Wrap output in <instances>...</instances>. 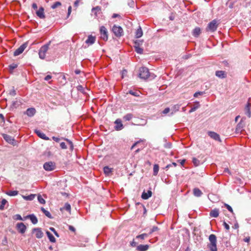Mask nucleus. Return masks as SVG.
I'll use <instances>...</instances> for the list:
<instances>
[{"mask_svg":"<svg viewBox=\"0 0 251 251\" xmlns=\"http://www.w3.org/2000/svg\"><path fill=\"white\" fill-rule=\"evenodd\" d=\"M134 46L140 47L141 45H142L143 43V40H136L134 41Z\"/></svg>","mask_w":251,"mask_h":251,"instance_id":"37998d69","label":"nucleus"},{"mask_svg":"<svg viewBox=\"0 0 251 251\" xmlns=\"http://www.w3.org/2000/svg\"><path fill=\"white\" fill-rule=\"evenodd\" d=\"M18 65L17 64L13 63L9 66V70L10 71H12L14 69L17 68Z\"/></svg>","mask_w":251,"mask_h":251,"instance_id":"49530a36","label":"nucleus"},{"mask_svg":"<svg viewBox=\"0 0 251 251\" xmlns=\"http://www.w3.org/2000/svg\"><path fill=\"white\" fill-rule=\"evenodd\" d=\"M2 137L7 142L11 144H13L14 139L12 137L6 134H3Z\"/></svg>","mask_w":251,"mask_h":251,"instance_id":"dca6fc26","label":"nucleus"},{"mask_svg":"<svg viewBox=\"0 0 251 251\" xmlns=\"http://www.w3.org/2000/svg\"><path fill=\"white\" fill-rule=\"evenodd\" d=\"M244 126V124L243 123V120L242 119L241 120V121L237 124V125L236 126V129H235L236 133H241L243 130Z\"/></svg>","mask_w":251,"mask_h":251,"instance_id":"2eb2a0df","label":"nucleus"},{"mask_svg":"<svg viewBox=\"0 0 251 251\" xmlns=\"http://www.w3.org/2000/svg\"><path fill=\"white\" fill-rule=\"evenodd\" d=\"M43 168L47 171H51L55 169L56 165L54 162L49 161L44 164Z\"/></svg>","mask_w":251,"mask_h":251,"instance_id":"423d86ee","label":"nucleus"},{"mask_svg":"<svg viewBox=\"0 0 251 251\" xmlns=\"http://www.w3.org/2000/svg\"><path fill=\"white\" fill-rule=\"evenodd\" d=\"M69 229L70 230L75 232V228L72 226L69 225Z\"/></svg>","mask_w":251,"mask_h":251,"instance_id":"0e129e2a","label":"nucleus"},{"mask_svg":"<svg viewBox=\"0 0 251 251\" xmlns=\"http://www.w3.org/2000/svg\"><path fill=\"white\" fill-rule=\"evenodd\" d=\"M15 219L17 220L24 221V219L19 214H16L15 216Z\"/></svg>","mask_w":251,"mask_h":251,"instance_id":"bf43d9fd","label":"nucleus"},{"mask_svg":"<svg viewBox=\"0 0 251 251\" xmlns=\"http://www.w3.org/2000/svg\"><path fill=\"white\" fill-rule=\"evenodd\" d=\"M28 42H26L23 44L19 48H18L13 53L14 56H16L20 54H21L24 51V50L25 49V48L28 46Z\"/></svg>","mask_w":251,"mask_h":251,"instance_id":"0eeeda50","label":"nucleus"},{"mask_svg":"<svg viewBox=\"0 0 251 251\" xmlns=\"http://www.w3.org/2000/svg\"><path fill=\"white\" fill-rule=\"evenodd\" d=\"M137 243L133 239L132 241L130 242V245L132 247H135L137 246Z\"/></svg>","mask_w":251,"mask_h":251,"instance_id":"680f3d73","label":"nucleus"},{"mask_svg":"<svg viewBox=\"0 0 251 251\" xmlns=\"http://www.w3.org/2000/svg\"><path fill=\"white\" fill-rule=\"evenodd\" d=\"M179 108H180V105L176 104L173 106L172 109L174 111V112H176L179 110Z\"/></svg>","mask_w":251,"mask_h":251,"instance_id":"de8ad7c7","label":"nucleus"},{"mask_svg":"<svg viewBox=\"0 0 251 251\" xmlns=\"http://www.w3.org/2000/svg\"><path fill=\"white\" fill-rule=\"evenodd\" d=\"M149 248L148 245H140L136 247V250L137 251H146Z\"/></svg>","mask_w":251,"mask_h":251,"instance_id":"4be33fe9","label":"nucleus"},{"mask_svg":"<svg viewBox=\"0 0 251 251\" xmlns=\"http://www.w3.org/2000/svg\"><path fill=\"white\" fill-rule=\"evenodd\" d=\"M159 165L158 164H154L153 168V175L156 176L158 174L159 171Z\"/></svg>","mask_w":251,"mask_h":251,"instance_id":"f704fd0d","label":"nucleus"},{"mask_svg":"<svg viewBox=\"0 0 251 251\" xmlns=\"http://www.w3.org/2000/svg\"><path fill=\"white\" fill-rule=\"evenodd\" d=\"M135 51L139 54H142L143 53V49L140 48V47L134 46Z\"/></svg>","mask_w":251,"mask_h":251,"instance_id":"ea45409f","label":"nucleus"},{"mask_svg":"<svg viewBox=\"0 0 251 251\" xmlns=\"http://www.w3.org/2000/svg\"><path fill=\"white\" fill-rule=\"evenodd\" d=\"M46 234H47V235L48 237L49 238L50 242H51L52 243L55 242L56 239L50 232L48 231H47Z\"/></svg>","mask_w":251,"mask_h":251,"instance_id":"c85d7f7f","label":"nucleus"},{"mask_svg":"<svg viewBox=\"0 0 251 251\" xmlns=\"http://www.w3.org/2000/svg\"><path fill=\"white\" fill-rule=\"evenodd\" d=\"M159 230V228L157 226H154L152 227V228L151 229L149 234H152L153 232L155 231H157Z\"/></svg>","mask_w":251,"mask_h":251,"instance_id":"09e8293b","label":"nucleus"},{"mask_svg":"<svg viewBox=\"0 0 251 251\" xmlns=\"http://www.w3.org/2000/svg\"><path fill=\"white\" fill-rule=\"evenodd\" d=\"M218 26L217 21L214 19L208 24L206 30L213 32L217 30Z\"/></svg>","mask_w":251,"mask_h":251,"instance_id":"39448f33","label":"nucleus"},{"mask_svg":"<svg viewBox=\"0 0 251 251\" xmlns=\"http://www.w3.org/2000/svg\"><path fill=\"white\" fill-rule=\"evenodd\" d=\"M148 236V234L147 233H143L142 234L137 235L136 237V239H140L141 240H144L145 238H147Z\"/></svg>","mask_w":251,"mask_h":251,"instance_id":"4c0bfd02","label":"nucleus"},{"mask_svg":"<svg viewBox=\"0 0 251 251\" xmlns=\"http://www.w3.org/2000/svg\"><path fill=\"white\" fill-rule=\"evenodd\" d=\"M223 225L226 229L228 230L229 229V226L226 222H224Z\"/></svg>","mask_w":251,"mask_h":251,"instance_id":"69168bd1","label":"nucleus"},{"mask_svg":"<svg viewBox=\"0 0 251 251\" xmlns=\"http://www.w3.org/2000/svg\"><path fill=\"white\" fill-rule=\"evenodd\" d=\"M200 107V104L199 101H195L194 106L189 110V113H191L196 111L198 108Z\"/></svg>","mask_w":251,"mask_h":251,"instance_id":"cd10ccee","label":"nucleus"},{"mask_svg":"<svg viewBox=\"0 0 251 251\" xmlns=\"http://www.w3.org/2000/svg\"><path fill=\"white\" fill-rule=\"evenodd\" d=\"M52 139H53L54 141H55V142H59V141H60V138H58V137H55V136H53V137H52Z\"/></svg>","mask_w":251,"mask_h":251,"instance_id":"774afa93","label":"nucleus"},{"mask_svg":"<svg viewBox=\"0 0 251 251\" xmlns=\"http://www.w3.org/2000/svg\"><path fill=\"white\" fill-rule=\"evenodd\" d=\"M51 42L50 41L47 44L42 46L39 50V57L41 59H44L46 57V54L49 49V46Z\"/></svg>","mask_w":251,"mask_h":251,"instance_id":"f03ea898","label":"nucleus"},{"mask_svg":"<svg viewBox=\"0 0 251 251\" xmlns=\"http://www.w3.org/2000/svg\"><path fill=\"white\" fill-rule=\"evenodd\" d=\"M133 117V115L131 113H128L123 117V119L126 121H129Z\"/></svg>","mask_w":251,"mask_h":251,"instance_id":"473e14b6","label":"nucleus"},{"mask_svg":"<svg viewBox=\"0 0 251 251\" xmlns=\"http://www.w3.org/2000/svg\"><path fill=\"white\" fill-rule=\"evenodd\" d=\"M193 195L196 197H200L203 194L201 191L198 188H195L193 190Z\"/></svg>","mask_w":251,"mask_h":251,"instance_id":"b1692460","label":"nucleus"},{"mask_svg":"<svg viewBox=\"0 0 251 251\" xmlns=\"http://www.w3.org/2000/svg\"><path fill=\"white\" fill-rule=\"evenodd\" d=\"M152 195V192L151 190H148L147 192L145 191L142 193L141 198L144 200H148Z\"/></svg>","mask_w":251,"mask_h":251,"instance_id":"f3484780","label":"nucleus"},{"mask_svg":"<svg viewBox=\"0 0 251 251\" xmlns=\"http://www.w3.org/2000/svg\"><path fill=\"white\" fill-rule=\"evenodd\" d=\"M35 194H30L28 196H23V197L26 201H32L35 198Z\"/></svg>","mask_w":251,"mask_h":251,"instance_id":"2f4dec72","label":"nucleus"},{"mask_svg":"<svg viewBox=\"0 0 251 251\" xmlns=\"http://www.w3.org/2000/svg\"><path fill=\"white\" fill-rule=\"evenodd\" d=\"M210 243L207 245L210 251H218L217 247V237L215 234H211L208 238Z\"/></svg>","mask_w":251,"mask_h":251,"instance_id":"f257e3e1","label":"nucleus"},{"mask_svg":"<svg viewBox=\"0 0 251 251\" xmlns=\"http://www.w3.org/2000/svg\"><path fill=\"white\" fill-rule=\"evenodd\" d=\"M192 162L195 166L196 167L199 166L202 163L199 160H198L197 158L195 157H193L192 158Z\"/></svg>","mask_w":251,"mask_h":251,"instance_id":"c9c22d12","label":"nucleus"},{"mask_svg":"<svg viewBox=\"0 0 251 251\" xmlns=\"http://www.w3.org/2000/svg\"><path fill=\"white\" fill-rule=\"evenodd\" d=\"M9 94L12 96H15L16 95V92L14 87H13L12 89L10 91Z\"/></svg>","mask_w":251,"mask_h":251,"instance_id":"4d7b16f0","label":"nucleus"},{"mask_svg":"<svg viewBox=\"0 0 251 251\" xmlns=\"http://www.w3.org/2000/svg\"><path fill=\"white\" fill-rule=\"evenodd\" d=\"M64 208L67 211H71V205L68 203H66L65 204Z\"/></svg>","mask_w":251,"mask_h":251,"instance_id":"3c124183","label":"nucleus"},{"mask_svg":"<svg viewBox=\"0 0 251 251\" xmlns=\"http://www.w3.org/2000/svg\"><path fill=\"white\" fill-rule=\"evenodd\" d=\"M251 104L250 102H248L245 107V113L249 118L251 116Z\"/></svg>","mask_w":251,"mask_h":251,"instance_id":"a211bd4d","label":"nucleus"},{"mask_svg":"<svg viewBox=\"0 0 251 251\" xmlns=\"http://www.w3.org/2000/svg\"><path fill=\"white\" fill-rule=\"evenodd\" d=\"M41 210L49 218H50V219H52L53 218V217L51 216V215L50 213V212L48 211V210H46L44 207H42L41 208Z\"/></svg>","mask_w":251,"mask_h":251,"instance_id":"c756f323","label":"nucleus"},{"mask_svg":"<svg viewBox=\"0 0 251 251\" xmlns=\"http://www.w3.org/2000/svg\"><path fill=\"white\" fill-rule=\"evenodd\" d=\"M26 218H29V219H30L32 223L34 225L36 224L38 222V219L37 217L33 214L27 215Z\"/></svg>","mask_w":251,"mask_h":251,"instance_id":"393cba45","label":"nucleus"},{"mask_svg":"<svg viewBox=\"0 0 251 251\" xmlns=\"http://www.w3.org/2000/svg\"><path fill=\"white\" fill-rule=\"evenodd\" d=\"M225 206L227 209V210L231 212L232 214H234L233 209H232V207L229 205H228V204H226V203H225Z\"/></svg>","mask_w":251,"mask_h":251,"instance_id":"864d4df0","label":"nucleus"},{"mask_svg":"<svg viewBox=\"0 0 251 251\" xmlns=\"http://www.w3.org/2000/svg\"><path fill=\"white\" fill-rule=\"evenodd\" d=\"M61 5V3L59 1H56L51 6L52 9H55L58 6Z\"/></svg>","mask_w":251,"mask_h":251,"instance_id":"a18cd8bd","label":"nucleus"},{"mask_svg":"<svg viewBox=\"0 0 251 251\" xmlns=\"http://www.w3.org/2000/svg\"><path fill=\"white\" fill-rule=\"evenodd\" d=\"M50 229L54 233V234H55V235L57 237H59V234L58 233H57V232L55 230V229H54V228L52 227H50Z\"/></svg>","mask_w":251,"mask_h":251,"instance_id":"13d9d810","label":"nucleus"},{"mask_svg":"<svg viewBox=\"0 0 251 251\" xmlns=\"http://www.w3.org/2000/svg\"><path fill=\"white\" fill-rule=\"evenodd\" d=\"M7 203V201L5 199H2L1 201V204L0 205V210H3L4 208V205L6 203Z\"/></svg>","mask_w":251,"mask_h":251,"instance_id":"a19ab883","label":"nucleus"},{"mask_svg":"<svg viewBox=\"0 0 251 251\" xmlns=\"http://www.w3.org/2000/svg\"><path fill=\"white\" fill-rule=\"evenodd\" d=\"M96 41V37L92 35H89L87 39L85 41V43L88 45L93 44Z\"/></svg>","mask_w":251,"mask_h":251,"instance_id":"aec40b11","label":"nucleus"},{"mask_svg":"<svg viewBox=\"0 0 251 251\" xmlns=\"http://www.w3.org/2000/svg\"><path fill=\"white\" fill-rule=\"evenodd\" d=\"M103 172H104V173L106 176H109L110 174L112 172V168H110L108 166H105L103 168Z\"/></svg>","mask_w":251,"mask_h":251,"instance_id":"7c9ffc66","label":"nucleus"},{"mask_svg":"<svg viewBox=\"0 0 251 251\" xmlns=\"http://www.w3.org/2000/svg\"><path fill=\"white\" fill-rule=\"evenodd\" d=\"M143 35V31L141 27V26H139L137 29L136 30L135 32V37L136 38H139L142 37Z\"/></svg>","mask_w":251,"mask_h":251,"instance_id":"bb28decb","label":"nucleus"},{"mask_svg":"<svg viewBox=\"0 0 251 251\" xmlns=\"http://www.w3.org/2000/svg\"><path fill=\"white\" fill-rule=\"evenodd\" d=\"M170 110V108L169 107H167L165 108L164 110L162 111V113L164 114H166L169 112Z\"/></svg>","mask_w":251,"mask_h":251,"instance_id":"e2e57ef3","label":"nucleus"},{"mask_svg":"<svg viewBox=\"0 0 251 251\" xmlns=\"http://www.w3.org/2000/svg\"><path fill=\"white\" fill-rule=\"evenodd\" d=\"M36 14L38 17L40 19H44L45 18L44 14V9L43 7H40L38 10L36 11Z\"/></svg>","mask_w":251,"mask_h":251,"instance_id":"412c9836","label":"nucleus"},{"mask_svg":"<svg viewBox=\"0 0 251 251\" xmlns=\"http://www.w3.org/2000/svg\"><path fill=\"white\" fill-rule=\"evenodd\" d=\"M139 76L140 78L146 79L150 76V73L148 68L145 67H142L139 69Z\"/></svg>","mask_w":251,"mask_h":251,"instance_id":"7ed1b4c3","label":"nucleus"},{"mask_svg":"<svg viewBox=\"0 0 251 251\" xmlns=\"http://www.w3.org/2000/svg\"><path fill=\"white\" fill-rule=\"evenodd\" d=\"M100 37L104 41L108 40V31L107 29L104 26H101L100 27Z\"/></svg>","mask_w":251,"mask_h":251,"instance_id":"6e6552de","label":"nucleus"},{"mask_svg":"<svg viewBox=\"0 0 251 251\" xmlns=\"http://www.w3.org/2000/svg\"><path fill=\"white\" fill-rule=\"evenodd\" d=\"M76 89L78 91H80L81 92V93H84V89L83 88V87L82 86V85H78L77 87H76Z\"/></svg>","mask_w":251,"mask_h":251,"instance_id":"603ef678","label":"nucleus"},{"mask_svg":"<svg viewBox=\"0 0 251 251\" xmlns=\"http://www.w3.org/2000/svg\"><path fill=\"white\" fill-rule=\"evenodd\" d=\"M127 71L126 70H123L122 72V77L124 78V76L127 74Z\"/></svg>","mask_w":251,"mask_h":251,"instance_id":"338daca9","label":"nucleus"},{"mask_svg":"<svg viewBox=\"0 0 251 251\" xmlns=\"http://www.w3.org/2000/svg\"><path fill=\"white\" fill-rule=\"evenodd\" d=\"M204 93V92H197L194 94V97L195 98L198 97L199 96H201Z\"/></svg>","mask_w":251,"mask_h":251,"instance_id":"5fc2aeb1","label":"nucleus"},{"mask_svg":"<svg viewBox=\"0 0 251 251\" xmlns=\"http://www.w3.org/2000/svg\"><path fill=\"white\" fill-rule=\"evenodd\" d=\"M22 104V102L19 100H16L12 102V104L11 105V107L14 108H16L18 107H19L20 105H21Z\"/></svg>","mask_w":251,"mask_h":251,"instance_id":"72a5a7b5","label":"nucleus"},{"mask_svg":"<svg viewBox=\"0 0 251 251\" xmlns=\"http://www.w3.org/2000/svg\"><path fill=\"white\" fill-rule=\"evenodd\" d=\"M38 201L41 204H45L46 203L45 200L40 195L38 196Z\"/></svg>","mask_w":251,"mask_h":251,"instance_id":"c03bdc74","label":"nucleus"},{"mask_svg":"<svg viewBox=\"0 0 251 251\" xmlns=\"http://www.w3.org/2000/svg\"><path fill=\"white\" fill-rule=\"evenodd\" d=\"M9 196H15L18 195V191H10L6 193Z\"/></svg>","mask_w":251,"mask_h":251,"instance_id":"58836bf2","label":"nucleus"},{"mask_svg":"<svg viewBox=\"0 0 251 251\" xmlns=\"http://www.w3.org/2000/svg\"><path fill=\"white\" fill-rule=\"evenodd\" d=\"M112 31L117 37H121L124 35V30L120 25H114Z\"/></svg>","mask_w":251,"mask_h":251,"instance_id":"20e7f679","label":"nucleus"},{"mask_svg":"<svg viewBox=\"0 0 251 251\" xmlns=\"http://www.w3.org/2000/svg\"><path fill=\"white\" fill-rule=\"evenodd\" d=\"M62 139L66 141L70 146V150L73 151L74 149V145L73 142L69 139L65 138H62Z\"/></svg>","mask_w":251,"mask_h":251,"instance_id":"e433bc0d","label":"nucleus"},{"mask_svg":"<svg viewBox=\"0 0 251 251\" xmlns=\"http://www.w3.org/2000/svg\"><path fill=\"white\" fill-rule=\"evenodd\" d=\"M164 147L166 149H171L172 147V144L171 142H166L164 144Z\"/></svg>","mask_w":251,"mask_h":251,"instance_id":"8fccbe9b","label":"nucleus"},{"mask_svg":"<svg viewBox=\"0 0 251 251\" xmlns=\"http://www.w3.org/2000/svg\"><path fill=\"white\" fill-rule=\"evenodd\" d=\"M101 10V8L99 6H96L95 7H94L92 8V13H94V14H95L96 16H97V12H100V11Z\"/></svg>","mask_w":251,"mask_h":251,"instance_id":"79ce46f5","label":"nucleus"},{"mask_svg":"<svg viewBox=\"0 0 251 251\" xmlns=\"http://www.w3.org/2000/svg\"><path fill=\"white\" fill-rule=\"evenodd\" d=\"M116 126H114V128L117 131H119L124 128V125L122 123V121L120 119H117L114 122Z\"/></svg>","mask_w":251,"mask_h":251,"instance_id":"9d476101","label":"nucleus"},{"mask_svg":"<svg viewBox=\"0 0 251 251\" xmlns=\"http://www.w3.org/2000/svg\"><path fill=\"white\" fill-rule=\"evenodd\" d=\"M16 228L19 233L24 234L26 229V226L23 223H19L16 225Z\"/></svg>","mask_w":251,"mask_h":251,"instance_id":"1a4fd4ad","label":"nucleus"},{"mask_svg":"<svg viewBox=\"0 0 251 251\" xmlns=\"http://www.w3.org/2000/svg\"><path fill=\"white\" fill-rule=\"evenodd\" d=\"M208 135L209 136H210L213 139H214L216 141H219L220 142H221V140L220 135L218 134H217V133L213 132V131H208Z\"/></svg>","mask_w":251,"mask_h":251,"instance_id":"9b49d317","label":"nucleus"},{"mask_svg":"<svg viewBox=\"0 0 251 251\" xmlns=\"http://www.w3.org/2000/svg\"><path fill=\"white\" fill-rule=\"evenodd\" d=\"M216 76L220 78H225L226 77V73L224 71H217L215 72Z\"/></svg>","mask_w":251,"mask_h":251,"instance_id":"6ab92c4d","label":"nucleus"},{"mask_svg":"<svg viewBox=\"0 0 251 251\" xmlns=\"http://www.w3.org/2000/svg\"><path fill=\"white\" fill-rule=\"evenodd\" d=\"M36 113V109L34 108L31 107L27 109L25 112V114L27 115L28 117H33Z\"/></svg>","mask_w":251,"mask_h":251,"instance_id":"4468645a","label":"nucleus"},{"mask_svg":"<svg viewBox=\"0 0 251 251\" xmlns=\"http://www.w3.org/2000/svg\"><path fill=\"white\" fill-rule=\"evenodd\" d=\"M201 33V29L199 27H195L193 31H192V35L193 36L195 37H198L199 36Z\"/></svg>","mask_w":251,"mask_h":251,"instance_id":"a878e982","label":"nucleus"},{"mask_svg":"<svg viewBox=\"0 0 251 251\" xmlns=\"http://www.w3.org/2000/svg\"><path fill=\"white\" fill-rule=\"evenodd\" d=\"M34 132L38 135V137H39L42 139L45 140H49L50 139V138L46 136V135L40 130L37 129H35Z\"/></svg>","mask_w":251,"mask_h":251,"instance_id":"ddd939ff","label":"nucleus"},{"mask_svg":"<svg viewBox=\"0 0 251 251\" xmlns=\"http://www.w3.org/2000/svg\"><path fill=\"white\" fill-rule=\"evenodd\" d=\"M32 233H35L36 238L38 239L41 238L43 236V233L42 231L41 228H34L32 229Z\"/></svg>","mask_w":251,"mask_h":251,"instance_id":"f8f14e48","label":"nucleus"},{"mask_svg":"<svg viewBox=\"0 0 251 251\" xmlns=\"http://www.w3.org/2000/svg\"><path fill=\"white\" fill-rule=\"evenodd\" d=\"M60 147L62 149H67V147L64 142H61L60 144Z\"/></svg>","mask_w":251,"mask_h":251,"instance_id":"052dcab7","label":"nucleus"},{"mask_svg":"<svg viewBox=\"0 0 251 251\" xmlns=\"http://www.w3.org/2000/svg\"><path fill=\"white\" fill-rule=\"evenodd\" d=\"M128 93L131 94L132 96H136V97H137V96H139L137 92H134V91H133L132 90H129L128 91Z\"/></svg>","mask_w":251,"mask_h":251,"instance_id":"6e6d98bb","label":"nucleus"},{"mask_svg":"<svg viewBox=\"0 0 251 251\" xmlns=\"http://www.w3.org/2000/svg\"><path fill=\"white\" fill-rule=\"evenodd\" d=\"M219 215V210L218 208H215L212 210L209 213L211 217L217 218Z\"/></svg>","mask_w":251,"mask_h":251,"instance_id":"5701e85b","label":"nucleus"}]
</instances>
